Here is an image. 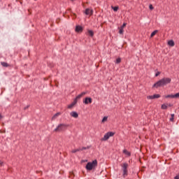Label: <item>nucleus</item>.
<instances>
[{"instance_id":"nucleus-1","label":"nucleus","mask_w":179,"mask_h":179,"mask_svg":"<svg viewBox=\"0 0 179 179\" xmlns=\"http://www.w3.org/2000/svg\"><path fill=\"white\" fill-rule=\"evenodd\" d=\"M171 83V78H164L159 81H157L156 83H155L152 86V87H162V86H166V85H169V83Z\"/></svg>"},{"instance_id":"nucleus-2","label":"nucleus","mask_w":179,"mask_h":179,"mask_svg":"<svg viewBox=\"0 0 179 179\" xmlns=\"http://www.w3.org/2000/svg\"><path fill=\"white\" fill-rule=\"evenodd\" d=\"M68 127H69V124H59L55 129L54 132H64V131H66V129H68Z\"/></svg>"},{"instance_id":"nucleus-3","label":"nucleus","mask_w":179,"mask_h":179,"mask_svg":"<svg viewBox=\"0 0 179 179\" xmlns=\"http://www.w3.org/2000/svg\"><path fill=\"white\" fill-rule=\"evenodd\" d=\"M113 135H115V133L113 131H108L104 135L103 138H102L101 141H108V139H110V138H111V136H113Z\"/></svg>"},{"instance_id":"nucleus-4","label":"nucleus","mask_w":179,"mask_h":179,"mask_svg":"<svg viewBox=\"0 0 179 179\" xmlns=\"http://www.w3.org/2000/svg\"><path fill=\"white\" fill-rule=\"evenodd\" d=\"M122 169L123 170V177H124V178H125V177H127V176H128V164L124 163L122 165Z\"/></svg>"},{"instance_id":"nucleus-5","label":"nucleus","mask_w":179,"mask_h":179,"mask_svg":"<svg viewBox=\"0 0 179 179\" xmlns=\"http://www.w3.org/2000/svg\"><path fill=\"white\" fill-rule=\"evenodd\" d=\"M97 159H94L90 163V171H94L96 170V168L97 167Z\"/></svg>"},{"instance_id":"nucleus-6","label":"nucleus","mask_w":179,"mask_h":179,"mask_svg":"<svg viewBox=\"0 0 179 179\" xmlns=\"http://www.w3.org/2000/svg\"><path fill=\"white\" fill-rule=\"evenodd\" d=\"M148 100H153L155 99H160V94H156L154 95H150L147 96Z\"/></svg>"},{"instance_id":"nucleus-7","label":"nucleus","mask_w":179,"mask_h":179,"mask_svg":"<svg viewBox=\"0 0 179 179\" xmlns=\"http://www.w3.org/2000/svg\"><path fill=\"white\" fill-rule=\"evenodd\" d=\"M75 31L76 33H82V31H83V27H82V26H80V25H77L76 27Z\"/></svg>"},{"instance_id":"nucleus-8","label":"nucleus","mask_w":179,"mask_h":179,"mask_svg":"<svg viewBox=\"0 0 179 179\" xmlns=\"http://www.w3.org/2000/svg\"><path fill=\"white\" fill-rule=\"evenodd\" d=\"M76 103H78L76 101V99H74V101L69 105H68L67 108H69V110H71V108H73V107H75V105L76 104Z\"/></svg>"},{"instance_id":"nucleus-9","label":"nucleus","mask_w":179,"mask_h":179,"mask_svg":"<svg viewBox=\"0 0 179 179\" xmlns=\"http://www.w3.org/2000/svg\"><path fill=\"white\" fill-rule=\"evenodd\" d=\"M85 149H86V148H79L77 149L72 150L71 152V153H76L78 152H80L81 150H85Z\"/></svg>"},{"instance_id":"nucleus-10","label":"nucleus","mask_w":179,"mask_h":179,"mask_svg":"<svg viewBox=\"0 0 179 179\" xmlns=\"http://www.w3.org/2000/svg\"><path fill=\"white\" fill-rule=\"evenodd\" d=\"M70 115L71 117H73V118H78V117H79V114L75 111L71 112Z\"/></svg>"},{"instance_id":"nucleus-11","label":"nucleus","mask_w":179,"mask_h":179,"mask_svg":"<svg viewBox=\"0 0 179 179\" xmlns=\"http://www.w3.org/2000/svg\"><path fill=\"white\" fill-rule=\"evenodd\" d=\"M85 94H86V92H82L78 96H77L76 98L75 99V100H76V102L78 103V100H79V99H81V97H83Z\"/></svg>"},{"instance_id":"nucleus-12","label":"nucleus","mask_w":179,"mask_h":179,"mask_svg":"<svg viewBox=\"0 0 179 179\" xmlns=\"http://www.w3.org/2000/svg\"><path fill=\"white\" fill-rule=\"evenodd\" d=\"M61 112H58L56 114H55L52 117V120H55V118H57V117H59V115H61Z\"/></svg>"},{"instance_id":"nucleus-13","label":"nucleus","mask_w":179,"mask_h":179,"mask_svg":"<svg viewBox=\"0 0 179 179\" xmlns=\"http://www.w3.org/2000/svg\"><path fill=\"white\" fill-rule=\"evenodd\" d=\"M168 45H169L170 47H174V45H175L174 41L170 40V41L168 42Z\"/></svg>"},{"instance_id":"nucleus-14","label":"nucleus","mask_w":179,"mask_h":179,"mask_svg":"<svg viewBox=\"0 0 179 179\" xmlns=\"http://www.w3.org/2000/svg\"><path fill=\"white\" fill-rule=\"evenodd\" d=\"M84 104H87L88 103H90V98L87 97L83 101Z\"/></svg>"},{"instance_id":"nucleus-15","label":"nucleus","mask_w":179,"mask_h":179,"mask_svg":"<svg viewBox=\"0 0 179 179\" xmlns=\"http://www.w3.org/2000/svg\"><path fill=\"white\" fill-rule=\"evenodd\" d=\"M1 64L2 65V66H4L6 68H8V66H9V64L5 62H1Z\"/></svg>"},{"instance_id":"nucleus-16","label":"nucleus","mask_w":179,"mask_h":179,"mask_svg":"<svg viewBox=\"0 0 179 179\" xmlns=\"http://www.w3.org/2000/svg\"><path fill=\"white\" fill-rule=\"evenodd\" d=\"M159 32L158 30H155L154 31L152 32L150 37H154L155 36H156V34Z\"/></svg>"},{"instance_id":"nucleus-17","label":"nucleus","mask_w":179,"mask_h":179,"mask_svg":"<svg viewBox=\"0 0 179 179\" xmlns=\"http://www.w3.org/2000/svg\"><path fill=\"white\" fill-rule=\"evenodd\" d=\"M167 106H168L167 103H164L162 105L161 108L162 110H167V107H168Z\"/></svg>"},{"instance_id":"nucleus-18","label":"nucleus","mask_w":179,"mask_h":179,"mask_svg":"<svg viewBox=\"0 0 179 179\" xmlns=\"http://www.w3.org/2000/svg\"><path fill=\"white\" fill-rule=\"evenodd\" d=\"M166 99H174V94H169V95H166L165 96Z\"/></svg>"},{"instance_id":"nucleus-19","label":"nucleus","mask_w":179,"mask_h":179,"mask_svg":"<svg viewBox=\"0 0 179 179\" xmlns=\"http://www.w3.org/2000/svg\"><path fill=\"white\" fill-rule=\"evenodd\" d=\"M123 153H124V155H127V156H131V152H129L128 150H123Z\"/></svg>"},{"instance_id":"nucleus-20","label":"nucleus","mask_w":179,"mask_h":179,"mask_svg":"<svg viewBox=\"0 0 179 179\" xmlns=\"http://www.w3.org/2000/svg\"><path fill=\"white\" fill-rule=\"evenodd\" d=\"M107 120H108V117L107 116L103 117V118L102 119V122L103 123L106 122Z\"/></svg>"},{"instance_id":"nucleus-21","label":"nucleus","mask_w":179,"mask_h":179,"mask_svg":"<svg viewBox=\"0 0 179 179\" xmlns=\"http://www.w3.org/2000/svg\"><path fill=\"white\" fill-rule=\"evenodd\" d=\"M111 8L114 10V12H117V10H118L119 9L118 6H112Z\"/></svg>"},{"instance_id":"nucleus-22","label":"nucleus","mask_w":179,"mask_h":179,"mask_svg":"<svg viewBox=\"0 0 179 179\" xmlns=\"http://www.w3.org/2000/svg\"><path fill=\"white\" fill-rule=\"evenodd\" d=\"M169 120L171 122L174 121V114L171 115V118Z\"/></svg>"},{"instance_id":"nucleus-23","label":"nucleus","mask_w":179,"mask_h":179,"mask_svg":"<svg viewBox=\"0 0 179 179\" xmlns=\"http://www.w3.org/2000/svg\"><path fill=\"white\" fill-rule=\"evenodd\" d=\"M179 98V92L173 94V99H178Z\"/></svg>"},{"instance_id":"nucleus-24","label":"nucleus","mask_w":179,"mask_h":179,"mask_svg":"<svg viewBox=\"0 0 179 179\" xmlns=\"http://www.w3.org/2000/svg\"><path fill=\"white\" fill-rule=\"evenodd\" d=\"M87 170H90V162H88L86 165Z\"/></svg>"},{"instance_id":"nucleus-25","label":"nucleus","mask_w":179,"mask_h":179,"mask_svg":"<svg viewBox=\"0 0 179 179\" xmlns=\"http://www.w3.org/2000/svg\"><path fill=\"white\" fill-rule=\"evenodd\" d=\"M89 13H90V8H87L85 10V15H89Z\"/></svg>"},{"instance_id":"nucleus-26","label":"nucleus","mask_w":179,"mask_h":179,"mask_svg":"<svg viewBox=\"0 0 179 179\" xmlns=\"http://www.w3.org/2000/svg\"><path fill=\"white\" fill-rule=\"evenodd\" d=\"M119 34H124V29L120 28V30H119Z\"/></svg>"},{"instance_id":"nucleus-27","label":"nucleus","mask_w":179,"mask_h":179,"mask_svg":"<svg viewBox=\"0 0 179 179\" xmlns=\"http://www.w3.org/2000/svg\"><path fill=\"white\" fill-rule=\"evenodd\" d=\"M120 62H121V58H117L116 59L115 64H120Z\"/></svg>"},{"instance_id":"nucleus-28","label":"nucleus","mask_w":179,"mask_h":179,"mask_svg":"<svg viewBox=\"0 0 179 179\" xmlns=\"http://www.w3.org/2000/svg\"><path fill=\"white\" fill-rule=\"evenodd\" d=\"M125 26H127V23H123V24L120 27L121 29H124V27H125Z\"/></svg>"},{"instance_id":"nucleus-29","label":"nucleus","mask_w":179,"mask_h":179,"mask_svg":"<svg viewBox=\"0 0 179 179\" xmlns=\"http://www.w3.org/2000/svg\"><path fill=\"white\" fill-rule=\"evenodd\" d=\"M149 8H150V10H153V9H154L153 6L152 4H150L149 6Z\"/></svg>"},{"instance_id":"nucleus-30","label":"nucleus","mask_w":179,"mask_h":179,"mask_svg":"<svg viewBox=\"0 0 179 179\" xmlns=\"http://www.w3.org/2000/svg\"><path fill=\"white\" fill-rule=\"evenodd\" d=\"M94 34V33L93 32V31H90V37H93Z\"/></svg>"},{"instance_id":"nucleus-31","label":"nucleus","mask_w":179,"mask_h":179,"mask_svg":"<svg viewBox=\"0 0 179 179\" xmlns=\"http://www.w3.org/2000/svg\"><path fill=\"white\" fill-rule=\"evenodd\" d=\"M0 166H3V161L0 159Z\"/></svg>"},{"instance_id":"nucleus-32","label":"nucleus","mask_w":179,"mask_h":179,"mask_svg":"<svg viewBox=\"0 0 179 179\" xmlns=\"http://www.w3.org/2000/svg\"><path fill=\"white\" fill-rule=\"evenodd\" d=\"M159 75H160V71L157 72L155 76L157 77L159 76Z\"/></svg>"},{"instance_id":"nucleus-33","label":"nucleus","mask_w":179,"mask_h":179,"mask_svg":"<svg viewBox=\"0 0 179 179\" xmlns=\"http://www.w3.org/2000/svg\"><path fill=\"white\" fill-rule=\"evenodd\" d=\"M167 104V107H171L173 105H171V103H166Z\"/></svg>"},{"instance_id":"nucleus-34","label":"nucleus","mask_w":179,"mask_h":179,"mask_svg":"<svg viewBox=\"0 0 179 179\" xmlns=\"http://www.w3.org/2000/svg\"><path fill=\"white\" fill-rule=\"evenodd\" d=\"M87 162V160H82L81 163H86Z\"/></svg>"},{"instance_id":"nucleus-35","label":"nucleus","mask_w":179,"mask_h":179,"mask_svg":"<svg viewBox=\"0 0 179 179\" xmlns=\"http://www.w3.org/2000/svg\"><path fill=\"white\" fill-rule=\"evenodd\" d=\"M174 179H179V175L175 176Z\"/></svg>"},{"instance_id":"nucleus-36","label":"nucleus","mask_w":179,"mask_h":179,"mask_svg":"<svg viewBox=\"0 0 179 179\" xmlns=\"http://www.w3.org/2000/svg\"><path fill=\"white\" fill-rule=\"evenodd\" d=\"M90 13L92 15V13H93V10H90Z\"/></svg>"},{"instance_id":"nucleus-37","label":"nucleus","mask_w":179,"mask_h":179,"mask_svg":"<svg viewBox=\"0 0 179 179\" xmlns=\"http://www.w3.org/2000/svg\"><path fill=\"white\" fill-rule=\"evenodd\" d=\"M2 118V115L0 114V120Z\"/></svg>"},{"instance_id":"nucleus-38","label":"nucleus","mask_w":179,"mask_h":179,"mask_svg":"<svg viewBox=\"0 0 179 179\" xmlns=\"http://www.w3.org/2000/svg\"><path fill=\"white\" fill-rule=\"evenodd\" d=\"M27 108H29V106H27L24 108V110H26Z\"/></svg>"},{"instance_id":"nucleus-39","label":"nucleus","mask_w":179,"mask_h":179,"mask_svg":"<svg viewBox=\"0 0 179 179\" xmlns=\"http://www.w3.org/2000/svg\"><path fill=\"white\" fill-rule=\"evenodd\" d=\"M89 34H90V31H88Z\"/></svg>"},{"instance_id":"nucleus-40","label":"nucleus","mask_w":179,"mask_h":179,"mask_svg":"<svg viewBox=\"0 0 179 179\" xmlns=\"http://www.w3.org/2000/svg\"><path fill=\"white\" fill-rule=\"evenodd\" d=\"M90 103H92V99H90Z\"/></svg>"},{"instance_id":"nucleus-41","label":"nucleus","mask_w":179,"mask_h":179,"mask_svg":"<svg viewBox=\"0 0 179 179\" xmlns=\"http://www.w3.org/2000/svg\"><path fill=\"white\" fill-rule=\"evenodd\" d=\"M71 1H74V0H71Z\"/></svg>"}]
</instances>
